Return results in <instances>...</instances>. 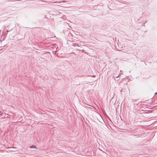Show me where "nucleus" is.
Here are the masks:
<instances>
[{
  "label": "nucleus",
  "instance_id": "f03ea898",
  "mask_svg": "<svg viewBox=\"0 0 157 157\" xmlns=\"http://www.w3.org/2000/svg\"><path fill=\"white\" fill-rule=\"evenodd\" d=\"M157 94V93H155V95H156Z\"/></svg>",
  "mask_w": 157,
  "mask_h": 157
},
{
  "label": "nucleus",
  "instance_id": "f257e3e1",
  "mask_svg": "<svg viewBox=\"0 0 157 157\" xmlns=\"http://www.w3.org/2000/svg\"><path fill=\"white\" fill-rule=\"evenodd\" d=\"M30 148H35L36 149H37V148L34 145H33L31 146L30 147Z\"/></svg>",
  "mask_w": 157,
  "mask_h": 157
},
{
  "label": "nucleus",
  "instance_id": "7ed1b4c3",
  "mask_svg": "<svg viewBox=\"0 0 157 157\" xmlns=\"http://www.w3.org/2000/svg\"><path fill=\"white\" fill-rule=\"evenodd\" d=\"M12 148H16L15 147H13Z\"/></svg>",
  "mask_w": 157,
  "mask_h": 157
}]
</instances>
